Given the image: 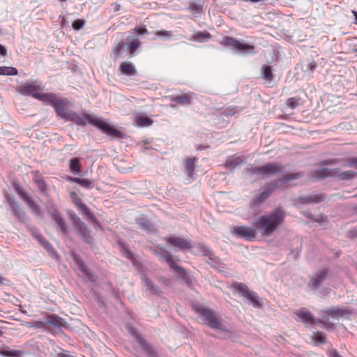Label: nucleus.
Listing matches in <instances>:
<instances>
[{
    "instance_id": "15",
    "label": "nucleus",
    "mask_w": 357,
    "mask_h": 357,
    "mask_svg": "<svg viewBox=\"0 0 357 357\" xmlns=\"http://www.w3.org/2000/svg\"><path fill=\"white\" fill-rule=\"evenodd\" d=\"M47 213L51 215L52 218L58 225L59 230L63 235L68 234V227L64 220L59 215L57 210L53 205L50 204L47 206Z\"/></svg>"
},
{
    "instance_id": "38",
    "label": "nucleus",
    "mask_w": 357,
    "mask_h": 357,
    "mask_svg": "<svg viewBox=\"0 0 357 357\" xmlns=\"http://www.w3.org/2000/svg\"><path fill=\"white\" fill-rule=\"evenodd\" d=\"M137 340L143 349L147 353L152 354L153 353V348L140 336H137Z\"/></svg>"
},
{
    "instance_id": "14",
    "label": "nucleus",
    "mask_w": 357,
    "mask_h": 357,
    "mask_svg": "<svg viewBox=\"0 0 357 357\" xmlns=\"http://www.w3.org/2000/svg\"><path fill=\"white\" fill-rule=\"evenodd\" d=\"M155 255H157L160 260L165 261L168 263L169 266L174 270H175L181 276L184 277L185 271L184 268L177 266L174 260L172 259V255L169 251L163 250L162 252H155Z\"/></svg>"
},
{
    "instance_id": "56",
    "label": "nucleus",
    "mask_w": 357,
    "mask_h": 357,
    "mask_svg": "<svg viewBox=\"0 0 357 357\" xmlns=\"http://www.w3.org/2000/svg\"><path fill=\"white\" fill-rule=\"evenodd\" d=\"M56 357H73L72 356L63 354V353H59L56 355Z\"/></svg>"
},
{
    "instance_id": "40",
    "label": "nucleus",
    "mask_w": 357,
    "mask_h": 357,
    "mask_svg": "<svg viewBox=\"0 0 357 357\" xmlns=\"http://www.w3.org/2000/svg\"><path fill=\"white\" fill-rule=\"evenodd\" d=\"M35 183L38 187V190L44 195H46V185L44 181L40 178H36Z\"/></svg>"
},
{
    "instance_id": "20",
    "label": "nucleus",
    "mask_w": 357,
    "mask_h": 357,
    "mask_svg": "<svg viewBox=\"0 0 357 357\" xmlns=\"http://www.w3.org/2000/svg\"><path fill=\"white\" fill-rule=\"evenodd\" d=\"M64 324H65L64 319L58 316H56V315L48 316L45 322L46 328H49L50 326H54L55 328H60Z\"/></svg>"
},
{
    "instance_id": "44",
    "label": "nucleus",
    "mask_w": 357,
    "mask_h": 357,
    "mask_svg": "<svg viewBox=\"0 0 357 357\" xmlns=\"http://www.w3.org/2000/svg\"><path fill=\"white\" fill-rule=\"evenodd\" d=\"M155 36L159 38H162L165 40L170 39L172 33L170 31H158L155 32Z\"/></svg>"
},
{
    "instance_id": "16",
    "label": "nucleus",
    "mask_w": 357,
    "mask_h": 357,
    "mask_svg": "<svg viewBox=\"0 0 357 357\" xmlns=\"http://www.w3.org/2000/svg\"><path fill=\"white\" fill-rule=\"evenodd\" d=\"M15 190L17 194L26 202L28 206L32 211V212L37 216H42L43 213L40 210V206L36 204L29 196L23 192L22 188L20 185H15Z\"/></svg>"
},
{
    "instance_id": "19",
    "label": "nucleus",
    "mask_w": 357,
    "mask_h": 357,
    "mask_svg": "<svg viewBox=\"0 0 357 357\" xmlns=\"http://www.w3.org/2000/svg\"><path fill=\"white\" fill-rule=\"evenodd\" d=\"M328 271V269H323L317 272L314 277L312 278L308 285L311 287H318L322 282H324L327 275Z\"/></svg>"
},
{
    "instance_id": "7",
    "label": "nucleus",
    "mask_w": 357,
    "mask_h": 357,
    "mask_svg": "<svg viewBox=\"0 0 357 357\" xmlns=\"http://www.w3.org/2000/svg\"><path fill=\"white\" fill-rule=\"evenodd\" d=\"M284 167L278 162H272L266 165L252 167L248 169V171L252 175H256L258 178H265L282 172Z\"/></svg>"
},
{
    "instance_id": "25",
    "label": "nucleus",
    "mask_w": 357,
    "mask_h": 357,
    "mask_svg": "<svg viewBox=\"0 0 357 357\" xmlns=\"http://www.w3.org/2000/svg\"><path fill=\"white\" fill-rule=\"evenodd\" d=\"M211 38V36L208 32H197L192 36L190 40L204 43L207 41Z\"/></svg>"
},
{
    "instance_id": "52",
    "label": "nucleus",
    "mask_w": 357,
    "mask_h": 357,
    "mask_svg": "<svg viewBox=\"0 0 357 357\" xmlns=\"http://www.w3.org/2000/svg\"><path fill=\"white\" fill-rule=\"evenodd\" d=\"M6 54V49L5 48L4 46L1 45L0 44V55H5Z\"/></svg>"
},
{
    "instance_id": "5",
    "label": "nucleus",
    "mask_w": 357,
    "mask_h": 357,
    "mask_svg": "<svg viewBox=\"0 0 357 357\" xmlns=\"http://www.w3.org/2000/svg\"><path fill=\"white\" fill-rule=\"evenodd\" d=\"M357 175V172L352 170L341 172L338 168L323 167L312 172V180H321L327 177H337L341 180H350Z\"/></svg>"
},
{
    "instance_id": "6",
    "label": "nucleus",
    "mask_w": 357,
    "mask_h": 357,
    "mask_svg": "<svg viewBox=\"0 0 357 357\" xmlns=\"http://www.w3.org/2000/svg\"><path fill=\"white\" fill-rule=\"evenodd\" d=\"M221 44L236 54H252L256 52V47L254 45L229 36L224 37Z\"/></svg>"
},
{
    "instance_id": "41",
    "label": "nucleus",
    "mask_w": 357,
    "mask_h": 357,
    "mask_svg": "<svg viewBox=\"0 0 357 357\" xmlns=\"http://www.w3.org/2000/svg\"><path fill=\"white\" fill-rule=\"evenodd\" d=\"M188 8L192 11L199 13L202 10V6L199 2L192 1L190 3Z\"/></svg>"
},
{
    "instance_id": "63",
    "label": "nucleus",
    "mask_w": 357,
    "mask_h": 357,
    "mask_svg": "<svg viewBox=\"0 0 357 357\" xmlns=\"http://www.w3.org/2000/svg\"><path fill=\"white\" fill-rule=\"evenodd\" d=\"M70 195H71V197H72V198H73V197H76V196H77L76 193H75V192H71V194H70Z\"/></svg>"
},
{
    "instance_id": "39",
    "label": "nucleus",
    "mask_w": 357,
    "mask_h": 357,
    "mask_svg": "<svg viewBox=\"0 0 357 357\" xmlns=\"http://www.w3.org/2000/svg\"><path fill=\"white\" fill-rule=\"evenodd\" d=\"M136 73L135 68H118V75L132 76Z\"/></svg>"
},
{
    "instance_id": "17",
    "label": "nucleus",
    "mask_w": 357,
    "mask_h": 357,
    "mask_svg": "<svg viewBox=\"0 0 357 357\" xmlns=\"http://www.w3.org/2000/svg\"><path fill=\"white\" fill-rule=\"evenodd\" d=\"M141 279L143 288L146 294L149 295L158 294L160 293V288L154 284V282L147 277L144 273L141 275Z\"/></svg>"
},
{
    "instance_id": "3",
    "label": "nucleus",
    "mask_w": 357,
    "mask_h": 357,
    "mask_svg": "<svg viewBox=\"0 0 357 357\" xmlns=\"http://www.w3.org/2000/svg\"><path fill=\"white\" fill-rule=\"evenodd\" d=\"M195 310L199 314L203 324L205 325L220 331H227L220 316L212 309L202 305H197L195 307Z\"/></svg>"
},
{
    "instance_id": "12",
    "label": "nucleus",
    "mask_w": 357,
    "mask_h": 357,
    "mask_svg": "<svg viewBox=\"0 0 357 357\" xmlns=\"http://www.w3.org/2000/svg\"><path fill=\"white\" fill-rule=\"evenodd\" d=\"M6 199L15 218L21 222H25L26 220V214L19 203L15 201V198L12 195L7 194L6 195Z\"/></svg>"
},
{
    "instance_id": "36",
    "label": "nucleus",
    "mask_w": 357,
    "mask_h": 357,
    "mask_svg": "<svg viewBox=\"0 0 357 357\" xmlns=\"http://www.w3.org/2000/svg\"><path fill=\"white\" fill-rule=\"evenodd\" d=\"M261 75L268 82H271L273 79L271 68H261Z\"/></svg>"
},
{
    "instance_id": "47",
    "label": "nucleus",
    "mask_w": 357,
    "mask_h": 357,
    "mask_svg": "<svg viewBox=\"0 0 357 357\" xmlns=\"http://www.w3.org/2000/svg\"><path fill=\"white\" fill-rule=\"evenodd\" d=\"M85 24V20L82 19L76 20L73 23V28L75 30H80L82 29Z\"/></svg>"
},
{
    "instance_id": "55",
    "label": "nucleus",
    "mask_w": 357,
    "mask_h": 357,
    "mask_svg": "<svg viewBox=\"0 0 357 357\" xmlns=\"http://www.w3.org/2000/svg\"><path fill=\"white\" fill-rule=\"evenodd\" d=\"M335 163V160H325L322 162L323 165H329Z\"/></svg>"
},
{
    "instance_id": "42",
    "label": "nucleus",
    "mask_w": 357,
    "mask_h": 357,
    "mask_svg": "<svg viewBox=\"0 0 357 357\" xmlns=\"http://www.w3.org/2000/svg\"><path fill=\"white\" fill-rule=\"evenodd\" d=\"M199 248L200 252L202 253L203 255L208 256V258L211 256H213V251L206 245L200 244Z\"/></svg>"
},
{
    "instance_id": "51",
    "label": "nucleus",
    "mask_w": 357,
    "mask_h": 357,
    "mask_svg": "<svg viewBox=\"0 0 357 357\" xmlns=\"http://www.w3.org/2000/svg\"><path fill=\"white\" fill-rule=\"evenodd\" d=\"M124 255L128 258V259H131L132 258V253L127 249H124Z\"/></svg>"
},
{
    "instance_id": "46",
    "label": "nucleus",
    "mask_w": 357,
    "mask_h": 357,
    "mask_svg": "<svg viewBox=\"0 0 357 357\" xmlns=\"http://www.w3.org/2000/svg\"><path fill=\"white\" fill-rule=\"evenodd\" d=\"M17 74V68H0L1 75H15Z\"/></svg>"
},
{
    "instance_id": "60",
    "label": "nucleus",
    "mask_w": 357,
    "mask_h": 357,
    "mask_svg": "<svg viewBox=\"0 0 357 357\" xmlns=\"http://www.w3.org/2000/svg\"><path fill=\"white\" fill-rule=\"evenodd\" d=\"M4 280H6L5 278H3V277L0 276V285L3 284L4 282Z\"/></svg>"
},
{
    "instance_id": "26",
    "label": "nucleus",
    "mask_w": 357,
    "mask_h": 357,
    "mask_svg": "<svg viewBox=\"0 0 357 357\" xmlns=\"http://www.w3.org/2000/svg\"><path fill=\"white\" fill-rule=\"evenodd\" d=\"M135 123L140 127H146L152 125L153 120L143 115H138L135 119Z\"/></svg>"
},
{
    "instance_id": "24",
    "label": "nucleus",
    "mask_w": 357,
    "mask_h": 357,
    "mask_svg": "<svg viewBox=\"0 0 357 357\" xmlns=\"http://www.w3.org/2000/svg\"><path fill=\"white\" fill-rule=\"evenodd\" d=\"M196 162H197V159L195 158H188L185 161V173L190 177H192V175L194 174Z\"/></svg>"
},
{
    "instance_id": "34",
    "label": "nucleus",
    "mask_w": 357,
    "mask_h": 357,
    "mask_svg": "<svg viewBox=\"0 0 357 357\" xmlns=\"http://www.w3.org/2000/svg\"><path fill=\"white\" fill-rule=\"evenodd\" d=\"M172 100L174 102H176L181 105H189L190 104V98L188 95L176 96L172 98Z\"/></svg>"
},
{
    "instance_id": "54",
    "label": "nucleus",
    "mask_w": 357,
    "mask_h": 357,
    "mask_svg": "<svg viewBox=\"0 0 357 357\" xmlns=\"http://www.w3.org/2000/svg\"><path fill=\"white\" fill-rule=\"evenodd\" d=\"M119 67L124 68V67H133V66H132L131 63H130L128 62H122Z\"/></svg>"
},
{
    "instance_id": "23",
    "label": "nucleus",
    "mask_w": 357,
    "mask_h": 357,
    "mask_svg": "<svg viewBox=\"0 0 357 357\" xmlns=\"http://www.w3.org/2000/svg\"><path fill=\"white\" fill-rule=\"evenodd\" d=\"M68 181L76 183L86 189H91L94 186L91 181L86 178L68 177Z\"/></svg>"
},
{
    "instance_id": "8",
    "label": "nucleus",
    "mask_w": 357,
    "mask_h": 357,
    "mask_svg": "<svg viewBox=\"0 0 357 357\" xmlns=\"http://www.w3.org/2000/svg\"><path fill=\"white\" fill-rule=\"evenodd\" d=\"M44 86L40 82H35L33 84L22 85L19 88V91L26 96H31L35 98L45 101L48 98V94L42 93Z\"/></svg>"
},
{
    "instance_id": "27",
    "label": "nucleus",
    "mask_w": 357,
    "mask_h": 357,
    "mask_svg": "<svg viewBox=\"0 0 357 357\" xmlns=\"http://www.w3.org/2000/svg\"><path fill=\"white\" fill-rule=\"evenodd\" d=\"M233 287L234 289L238 291L241 296H244L245 298H246L252 291V290H250L248 287L244 283L235 282L233 284Z\"/></svg>"
},
{
    "instance_id": "57",
    "label": "nucleus",
    "mask_w": 357,
    "mask_h": 357,
    "mask_svg": "<svg viewBox=\"0 0 357 357\" xmlns=\"http://www.w3.org/2000/svg\"><path fill=\"white\" fill-rule=\"evenodd\" d=\"M315 220L318 222H324L326 220V217L321 215L318 218L315 219Z\"/></svg>"
},
{
    "instance_id": "32",
    "label": "nucleus",
    "mask_w": 357,
    "mask_h": 357,
    "mask_svg": "<svg viewBox=\"0 0 357 357\" xmlns=\"http://www.w3.org/2000/svg\"><path fill=\"white\" fill-rule=\"evenodd\" d=\"M70 169L73 173H78L80 172V161L79 158H73L69 160Z\"/></svg>"
},
{
    "instance_id": "21",
    "label": "nucleus",
    "mask_w": 357,
    "mask_h": 357,
    "mask_svg": "<svg viewBox=\"0 0 357 357\" xmlns=\"http://www.w3.org/2000/svg\"><path fill=\"white\" fill-rule=\"evenodd\" d=\"M324 195H309L299 197L301 204L319 203L324 200Z\"/></svg>"
},
{
    "instance_id": "9",
    "label": "nucleus",
    "mask_w": 357,
    "mask_h": 357,
    "mask_svg": "<svg viewBox=\"0 0 357 357\" xmlns=\"http://www.w3.org/2000/svg\"><path fill=\"white\" fill-rule=\"evenodd\" d=\"M48 98H46L45 102L51 103L55 109L56 114L63 119H67L68 115L70 114L67 109L66 102L65 100L58 99L52 94H48Z\"/></svg>"
},
{
    "instance_id": "13",
    "label": "nucleus",
    "mask_w": 357,
    "mask_h": 357,
    "mask_svg": "<svg viewBox=\"0 0 357 357\" xmlns=\"http://www.w3.org/2000/svg\"><path fill=\"white\" fill-rule=\"evenodd\" d=\"M257 229L248 226H236L233 229V233L247 241H252L255 238Z\"/></svg>"
},
{
    "instance_id": "50",
    "label": "nucleus",
    "mask_w": 357,
    "mask_h": 357,
    "mask_svg": "<svg viewBox=\"0 0 357 357\" xmlns=\"http://www.w3.org/2000/svg\"><path fill=\"white\" fill-rule=\"evenodd\" d=\"M138 34L143 35L147 33V29L145 28H138L137 29Z\"/></svg>"
},
{
    "instance_id": "30",
    "label": "nucleus",
    "mask_w": 357,
    "mask_h": 357,
    "mask_svg": "<svg viewBox=\"0 0 357 357\" xmlns=\"http://www.w3.org/2000/svg\"><path fill=\"white\" fill-rule=\"evenodd\" d=\"M138 226L144 230L151 231L153 229V225L147 219L139 218L137 220Z\"/></svg>"
},
{
    "instance_id": "53",
    "label": "nucleus",
    "mask_w": 357,
    "mask_h": 357,
    "mask_svg": "<svg viewBox=\"0 0 357 357\" xmlns=\"http://www.w3.org/2000/svg\"><path fill=\"white\" fill-rule=\"evenodd\" d=\"M36 237L43 243L45 246H48L49 243L47 242L43 241L41 240V236L36 234Z\"/></svg>"
},
{
    "instance_id": "22",
    "label": "nucleus",
    "mask_w": 357,
    "mask_h": 357,
    "mask_svg": "<svg viewBox=\"0 0 357 357\" xmlns=\"http://www.w3.org/2000/svg\"><path fill=\"white\" fill-rule=\"evenodd\" d=\"M296 321H302L305 324H312L313 322V317L310 312L305 310H301L295 313Z\"/></svg>"
},
{
    "instance_id": "2",
    "label": "nucleus",
    "mask_w": 357,
    "mask_h": 357,
    "mask_svg": "<svg viewBox=\"0 0 357 357\" xmlns=\"http://www.w3.org/2000/svg\"><path fill=\"white\" fill-rule=\"evenodd\" d=\"M67 120H70L79 126H85L86 123H89L100 128L105 134L115 138H121L122 136V133L120 131L115 129L103 120L86 113H82V114L80 115L70 111V114L68 115Z\"/></svg>"
},
{
    "instance_id": "58",
    "label": "nucleus",
    "mask_w": 357,
    "mask_h": 357,
    "mask_svg": "<svg viewBox=\"0 0 357 357\" xmlns=\"http://www.w3.org/2000/svg\"><path fill=\"white\" fill-rule=\"evenodd\" d=\"M82 209L86 215H89V211L84 205H82Z\"/></svg>"
},
{
    "instance_id": "45",
    "label": "nucleus",
    "mask_w": 357,
    "mask_h": 357,
    "mask_svg": "<svg viewBox=\"0 0 357 357\" xmlns=\"http://www.w3.org/2000/svg\"><path fill=\"white\" fill-rule=\"evenodd\" d=\"M81 272L85 275L90 280H93V275L89 272L87 267L83 263H79Z\"/></svg>"
},
{
    "instance_id": "11",
    "label": "nucleus",
    "mask_w": 357,
    "mask_h": 357,
    "mask_svg": "<svg viewBox=\"0 0 357 357\" xmlns=\"http://www.w3.org/2000/svg\"><path fill=\"white\" fill-rule=\"evenodd\" d=\"M73 224L74 229L78 232L83 241L87 243H91L93 238L89 234V230L80 218L77 216L73 217Z\"/></svg>"
},
{
    "instance_id": "33",
    "label": "nucleus",
    "mask_w": 357,
    "mask_h": 357,
    "mask_svg": "<svg viewBox=\"0 0 357 357\" xmlns=\"http://www.w3.org/2000/svg\"><path fill=\"white\" fill-rule=\"evenodd\" d=\"M301 104V98L298 97L289 98L286 101V105L294 109L296 108Z\"/></svg>"
},
{
    "instance_id": "4",
    "label": "nucleus",
    "mask_w": 357,
    "mask_h": 357,
    "mask_svg": "<svg viewBox=\"0 0 357 357\" xmlns=\"http://www.w3.org/2000/svg\"><path fill=\"white\" fill-rule=\"evenodd\" d=\"M303 175L301 172L291 173L284 175L282 178L275 180L273 182L267 183L264 187V191L255 199V204L265 201L276 188H282L287 182L299 178L303 176Z\"/></svg>"
},
{
    "instance_id": "64",
    "label": "nucleus",
    "mask_w": 357,
    "mask_h": 357,
    "mask_svg": "<svg viewBox=\"0 0 357 357\" xmlns=\"http://www.w3.org/2000/svg\"><path fill=\"white\" fill-rule=\"evenodd\" d=\"M3 332L0 330V336L2 335Z\"/></svg>"
},
{
    "instance_id": "37",
    "label": "nucleus",
    "mask_w": 357,
    "mask_h": 357,
    "mask_svg": "<svg viewBox=\"0 0 357 357\" xmlns=\"http://www.w3.org/2000/svg\"><path fill=\"white\" fill-rule=\"evenodd\" d=\"M325 313L330 314L335 317H342L344 314V310L342 308H331L324 311Z\"/></svg>"
},
{
    "instance_id": "62",
    "label": "nucleus",
    "mask_w": 357,
    "mask_h": 357,
    "mask_svg": "<svg viewBox=\"0 0 357 357\" xmlns=\"http://www.w3.org/2000/svg\"><path fill=\"white\" fill-rule=\"evenodd\" d=\"M306 216H307V218H311V219H312V218H312V214H310V213H307V214L306 215Z\"/></svg>"
},
{
    "instance_id": "18",
    "label": "nucleus",
    "mask_w": 357,
    "mask_h": 357,
    "mask_svg": "<svg viewBox=\"0 0 357 357\" xmlns=\"http://www.w3.org/2000/svg\"><path fill=\"white\" fill-rule=\"evenodd\" d=\"M166 241L180 250H188L190 248V243L186 239L180 237L171 236L166 238Z\"/></svg>"
},
{
    "instance_id": "29",
    "label": "nucleus",
    "mask_w": 357,
    "mask_h": 357,
    "mask_svg": "<svg viewBox=\"0 0 357 357\" xmlns=\"http://www.w3.org/2000/svg\"><path fill=\"white\" fill-rule=\"evenodd\" d=\"M245 298L249 300L255 307H260L262 306V302L260 298L253 291H252Z\"/></svg>"
},
{
    "instance_id": "1",
    "label": "nucleus",
    "mask_w": 357,
    "mask_h": 357,
    "mask_svg": "<svg viewBox=\"0 0 357 357\" xmlns=\"http://www.w3.org/2000/svg\"><path fill=\"white\" fill-rule=\"evenodd\" d=\"M285 217L286 212L284 208L277 207L269 213L257 218L253 225L262 236H270L283 225Z\"/></svg>"
},
{
    "instance_id": "28",
    "label": "nucleus",
    "mask_w": 357,
    "mask_h": 357,
    "mask_svg": "<svg viewBox=\"0 0 357 357\" xmlns=\"http://www.w3.org/2000/svg\"><path fill=\"white\" fill-rule=\"evenodd\" d=\"M233 287L234 289L238 291L241 296H244L245 298H246L252 291V290H250L248 287L244 283L235 282L233 284Z\"/></svg>"
},
{
    "instance_id": "31",
    "label": "nucleus",
    "mask_w": 357,
    "mask_h": 357,
    "mask_svg": "<svg viewBox=\"0 0 357 357\" xmlns=\"http://www.w3.org/2000/svg\"><path fill=\"white\" fill-rule=\"evenodd\" d=\"M312 340L314 344H324L326 342V337L324 333L314 332L312 335Z\"/></svg>"
},
{
    "instance_id": "49",
    "label": "nucleus",
    "mask_w": 357,
    "mask_h": 357,
    "mask_svg": "<svg viewBox=\"0 0 357 357\" xmlns=\"http://www.w3.org/2000/svg\"><path fill=\"white\" fill-rule=\"evenodd\" d=\"M328 356L329 357H342L337 352V351L335 349H332L330 351H328Z\"/></svg>"
},
{
    "instance_id": "61",
    "label": "nucleus",
    "mask_w": 357,
    "mask_h": 357,
    "mask_svg": "<svg viewBox=\"0 0 357 357\" xmlns=\"http://www.w3.org/2000/svg\"><path fill=\"white\" fill-rule=\"evenodd\" d=\"M308 67H311V68L316 67V64H314V63H309L308 64Z\"/></svg>"
},
{
    "instance_id": "48",
    "label": "nucleus",
    "mask_w": 357,
    "mask_h": 357,
    "mask_svg": "<svg viewBox=\"0 0 357 357\" xmlns=\"http://www.w3.org/2000/svg\"><path fill=\"white\" fill-rule=\"evenodd\" d=\"M344 166L357 168V157L347 158Z\"/></svg>"
},
{
    "instance_id": "10",
    "label": "nucleus",
    "mask_w": 357,
    "mask_h": 357,
    "mask_svg": "<svg viewBox=\"0 0 357 357\" xmlns=\"http://www.w3.org/2000/svg\"><path fill=\"white\" fill-rule=\"evenodd\" d=\"M139 45L140 42L137 38L134 39L131 42L123 43L121 45L119 44V46L116 47V52H114V59H116L124 53L126 54H135V51L139 48Z\"/></svg>"
},
{
    "instance_id": "35",
    "label": "nucleus",
    "mask_w": 357,
    "mask_h": 357,
    "mask_svg": "<svg viewBox=\"0 0 357 357\" xmlns=\"http://www.w3.org/2000/svg\"><path fill=\"white\" fill-rule=\"evenodd\" d=\"M243 160L241 157L230 158L227 161V165L232 168L241 165L243 163Z\"/></svg>"
},
{
    "instance_id": "43",
    "label": "nucleus",
    "mask_w": 357,
    "mask_h": 357,
    "mask_svg": "<svg viewBox=\"0 0 357 357\" xmlns=\"http://www.w3.org/2000/svg\"><path fill=\"white\" fill-rule=\"evenodd\" d=\"M208 263L213 267L219 268L221 265L220 259L218 257H216L213 254V256H211L208 258Z\"/></svg>"
},
{
    "instance_id": "59",
    "label": "nucleus",
    "mask_w": 357,
    "mask_h": 357,
    "mask_svg": "<svg viewBox=\"0 0 357 357\" xmlns=\"http://www.w3.org/2000/svg\"><path fill=\"white\" fill-rule=\"evenodd\" d=\"M352 13L354 15V16L355 17V21H354V23L356 24H357V12L355 11V10H352Z\"/></svg>"
}]
</instances>
